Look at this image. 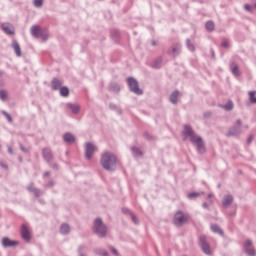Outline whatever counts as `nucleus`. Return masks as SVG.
I'll use <instances>...</instances> for the list:
<instances>
[{
  "mask_svg": "<svg viewBox=\"0 0 256 256\" xmlns=\"http://www.w3.org/2000/svg\"><path fill=\"white\" fill-rule=\"evenodd\" d=\"M238 125H241V121H237Z\"/></svg>",
  "mask_w": 256,
  "mask_h": 256,
  "instance_id": "obj_42",
  "label": "nucleus"
},
{
  "mask_svg": "<svg viewBox=\"0 0 256 256\" xmlns=\"http://www.w3.org/2000/svg\"><path fill=\"white\" fill-rule=\"evenodd\" d=\"M127 81L130 91H132V93H135L136 95H143V90L139 88V83L137 82V80H135L134 78H128Z\"/></svg>",
  "mask_w": 256,
  "mask_h": 256,
  "instance_id": "obj_5",
  "label": "nucleus"
},
{
  "mask_svg": "<svg viewBox=\"0 0 256 256\" xmlns=\"http://www.w3.org/2000/svg\"><path fill=\"white\" fill-rule=\"evenodd\" d=\"M12 47L18 57H21V46H19V43L17 41L12 42Z\"/></svg>",
  "mask_w": 256,
  "mask_h": 256,
  "instance_id": "obj_14",
  "label": "nucleus"
},
{
  "mask_svg": "<svg viewBox=\"0 0 256 256\" xmlns=\"http://www.w3.org/2000/svg\"><path fill=\"white\" fill-rule=\"evenodd\" d=\"M255 94H256V92H249V96H250V101H251V103H256Z\"/></svg>",
  "mask_w": 256,
  "mask_h": 256,
  "instance_id": "obj_26",
  "label": "nucleus"
},
{
  "mask_svg": "<svg viewBox=\"0 0 256 256\" xmlns=\"http://www.w3.org/2000/svg\"><path fill=\"white\" fill-rule=\"evenodd\" d=\"M131 218H132V221H134V223H137V217H135L134 214H131Z\"/></svg>",
  "mask_w": 256,
  "mask_h": 256,
  "instance_id": "obj_34",
  "label": "nucleus"
},
{
  "mask_svg": "<svg viewBox=\"0 0 256 256\" xmlns=\"http://www.w3.org/2000/svg\"><path fill=\"white\" fill-rule=\"evenodd\" d=\"M132 153L134 155H141V150H139V148H132Z\"/></svg>",
  "mask_w": 256,
  "mask_h": 256,
  "instance_id": "obj_29",
  "label": "nucleus"
},
{
  "mask_svg": "<svg viewBox=\"0 0 256 256\" xmlns=\"http://www.w3.org/2000/svg\"><path fill=\"white\" fill-rule=\"evenodd\" d=\"M0 99H2V101H5V99H7V92L5 90L0 91Z\"/></svg>",
  "mask_w": 256,
  "mask_h": 256,
  "instance_id": "obj_25",
  "label": "nucleus"
},
{
  "mask_svg": "<svg viewBox=\"0 0 256 256\" xmlns=\"http://www.w3.org/2000/svg\"><path fill=\"white\" fill-rule=\"evenodd\" d=\"M200 243L201 248L206 255H209L211 253V248L209 247V244L205 243V236L200 237Z\"/></svg>",
  "mask_w": 256,
  "mask_h": 256,
  "instance_id": "obj_9",
  "label": "nucleus"
},
{
  "mask_svg": "<svg viewBox=\"0 0 256 256\" xmlns=\"http://www.w3.org/2000/svg\"><path fill=\"white\" fill-rule=\"evenodd\" d=\"M231 71L233 75H236V76L239 75V67L237 66V64L235 63L231 64Z\"/></svg>",
  "mask_w": 256,
  "mask_h": 256,
  "instance_id": "obj_22",
  "label": "nucleus"
},
{
  "mask_svg": "<svg viewBox=\"0 0 256 256\" xmlns=\"http://www.w3.org/2000/svg\"><path fill=\"white\" fill-rule=\"evenodd\" d=\"M43 157H44V159H46V161H51V159H53V154L51 153V150L44 149L43 150Z\"/></svg>",
  "mask_w": 256,
  "mask_h": 256,
  "instance_id": "obj_16",
  "label": "nucleus"
},
{
  "mask_svg": "<svg viewBox=\"0 0 256 256\" xmlns=\"http://www.w3.org/2000/svg\"><path fill=\"white\" fill-rule=\"evenodd\" d=\"M4 115L7 117L8 121L11 123L13 120L11 118V115L4 113Z\"/></svg>",
  "mask_w": 256,
  "mask_h": 256,
  "instance_id": "obj_32",
  "label": "nucleus"
},
{
  "mask_svg": "<svg viewBox=\"0 0 256 256\" xmlns=\"http://www.w3.org/2000/svg\"><path fill=\"white\" fill-rule=\"evenodd\" d=\"M206 29L207 31H213V29H215V23H213L212 21H208L206 23Z\"/></svg>",
  "mask_w": 256,
  "mask_h": 256,
  "instance_id": "obj_23",
  "label": "nucleus"
},
{
  "mask_svg": "<svg viewBox=\"0 0 256 256\" xmlns=\"http://www.w3.org/2000/svg\"><path fill=\"white\" fill-rule=\"evenodd\" d=\"M68 109H71L72 113H79V106L74 104H67Z\"/></svg>",
  "mask_w": 256,
  "mask_h": 256,
  "instance_id": "obj_21",
  "label": "nucleus"
},
{
  "mask_svg": "<svg viewBox=\"0 0 256 256\" xmlns=\"http://www.w3.org/2000/svg\"><path fill=\"white\" fill-rule=\"evenodd\" d=\"M228 135H229V136H231V135H237V133L230 131V132L228 133Z\"/></svg>",
  "mask_w": 256,
  "mask_h": 256,
  "instance_id": "obj_38",
  "label": "nucleus"
},
{
  "mask_svg": "<svg viewBox=\"0 0 256 256\" xmlns=\"http://www.w3.org/2000/svg\"><path fill=\"white\" fill-rule=\"evenodd\" d=\"M224 107L226 111H231L233 109V102H228Z\"/></svg>",
  "mask_w": 256,
  "mask_h": 256,
  "instance_id": "obj_27",
  "label": "nucleus"
},
{
  "mask_svg": "<svg viewBox=\"0 0 256 256\" xmlns=\"http://www.w3.org/2000/svg\"><path fill=\"white\" fill-rule=\"evenodd\" d=\"M231 203H233V196L231 195L226 196L222 201L223 207H229Z\"/></svg>",
  "mask_w": 256,
  "mask_h": 256,
  "instance_id": "obj_13",
  "label": "nucleus"
},
{
  "mask_svg": "<svg viewBox=\"0 0 256 256\" xmlns=\"http://www.w3.org/2000/svg\"><path fill=\"white\" fill-rule=\"evenodd\" d=\"M102 256H109V254H107V252H103Z\"/></svg>",
  "mask_w": 256,
  "mask_h": 256,
  "instance_id": "obj_39",
  "label": "nucleus"
},
{
  "mask_svg": "<svg viewBox=\"0 0 256 256\" xmlns=\"http://www.w3.org/2000/svg\"><path fill=\"white\" fill-rule=\"evenodd\" d=\"M100 163L103 169H106V171H113V169H115L117 166V157L111 152H105L102 154Z\"/></svg>",
  "mask_w": 256,
  "mask_h": 256,
  "instance_id": "obj_1",
  "label": "nucleus"
},
{
  "mask_svg": "<svg viewBox=\"0 0 256 256\" xmlns=\"http://www.w3.org/2000/svg\"><path fill=\"white\" fill-rule=\"evenodd\" d=\"M52 89L54 90L61 89V81L54 79L52 81Z\"/></svg>",
  "mask_w": 256,
  "mask_h": 256,
  "instance_id": "obj_18",
  "label": "nucleus"
},
{
  "mask_svg": "<svg viewBox=\"0 0 256 256\" xmlns=\"http://www.w3.org/2000/svg\"><path fill=\"white\" fill-rule=\"evenodd\" d=\"M35 7H41L43 5V0H34Z\"/></svg>",
  "mask_w": 256,
  "mask_h": 256,
  "instance_id": "obj_28",
  "label": "nucleus"
},
{
  "mask_svg": "<svg viewBox=\"0 0 256 256\" xmlns=\"http://www.w3.org/2000/svg\"><path fill=\"white\" fill-rule=\"evenodd\" d=\"M2 29L7 35H15V29L13 28V25L9 23L2 24Z\"/></svg>",
  "mask_w": 256,
  "mask_h": 256,
  "instance_id": "obj_10",
  "label": "nucleus"
},
{
  "mask_svg": "<svg viewBox=\"0 0 256 256\" xmlns=\"http://www.w3.org/2000/svg\"><path fill=\"white\" fill-rule=\"evenodd\" d=\"M94 233H97L99 237H105L107 233V227L103 225V221L99 218L94 222Z\"/></svg>",
  "mask_w": 256,
  "mask_h": 256,
  "instance_id": "obj_3",
  "label": "nucleus"
},
{
  "mask_svg": "<svg viewBox=\"0 0 256 256\" xmlns=\"http://www.w3.org/2000/svg\"><path fill=\"white\" fill-rule=\"evenodd\" d=\"M60 95H62V97H69V88L61 87L60 88Z\"/></svg>",
  "mask_w": 256,
  "mask_h": 256,
  "instance_id": "obj_19",
  "label": "nucleus"
},
{
  "mask_svg": "<svg viewBox=\"0 0 256 256\" xmlns=\"http://www.w3.org/2000/svg\"><path fill=\"white\" fill-rule=\"evenodd\" d=\"M255 7H256V4H255Z\"/></svg>",
  "mask_w": 256,
  "mask_h": 256,
  "instance_id": "obj_45",
  "label": "nucleus"
},
{
  "mask_svg": "<svg viewBox=\"0 0 256 256\" xmlns=\"http://www.w3.org/2000/svg\"><path fill=\"white\" fill-rule=\"evenodd\" d=\"M203 207H207V204H206V203H204V204H203Z\"/></svg>",
  "mask_w": 256,
  "mask_h": 256,
  "instance_id": "obj_43",
  "label": "nucleus"
},
{
  "mask_svg": "<svg viewBox=\"0 0 256 256\" xmlns=\"http://www.w3.org/2000/svg\"><path fill=\"white\" fill-rule=\"evenodd\" d=\"M8 151L10 154H13V149L11 147H8Z\"/></svg>",
  "mask_w": 256,
  "mask_h": 256,
  "instance_id": "obj_36",
  "label": "nucleus"
},
{
  "mask_svg": "<svg viewBox=\"0 0 256 256\" xmlns=\"http://www.w3.org/2000/svg\"><path fill=\"white\" fill-rule=\"evenodd\" d=\"M189 217L181 211H178L174 216V225L181 227V225L187 223Z\"/></svg>",
  "mask_w": 256,
  "mask_h": 256,
  "instance_id": "obj_4",
  "label": "nucleus"
},
{
  "mask_svg": "<svg viewBox=\"0 0 256 256\" xmlns=\"http://www.w3.org/2000/svg\"><path fill=\"white\" fill-rule=\"evenodd\" d=\"M211 197H213V194L208 195V199H211Z\"/></svg>",
  "mask_w": 256,
  "mask_h": 256,
  "instance_id": "obj_40",
  "label": "nucleus"
},
{
  "mask_svg": "<svg viewBox=\"0 0 256 256\" xmlns=\"http://www.w3.org/2000/svg\"><path fill=\"white\" fill-rule=\"evenodd\" d=\"M187 45H188V48L190 49V51H195V46H193V44H191L190 40L187 41Z\"/></svg>",
  "mask_w": 256,
  "mask_h": 256,
  "instance_id": "obj_30",
  "label": "nucleus"
},
{
  "mask_svg": "<svg viewBox=\"0 0 256 256\" xmlns=\"http://www.w3.org/2000/svg\"><path fill=\"white\" fill-rule=\"evenodd\" d=\"M21 235H22V238L29 242L31 241V232L29 231V227H27V225H22L21 227Z\"/></svg>",
  "mask_w": 256,
  "mask_h": 256,
  "instance_id": "obj_8",
  "label": "nucleus"
},
{
  "mask_svg": "<svg viewBox=\"0 0 256 256\" xmlns=\"http://www.w3.org/2000/svg\"><path fill=\"white\" fill-rule=\"evenodd\" d=\"M251 139H252L251 137L248 139V143H251Z\"/></svg>",
  "mask_w": 256,
  "mask_h": 256,
  "instance_id": "obj_41",
  "label": "nucleus"
},
{
  "mask_svg": "<svg viewBox=\"0 0 256 256\" xmlns=\"http://www.w3.org/2000/svg\"><path fill=\"white\" fill-rule=\"evenodd\" d=\"M245 10L246 11H251V6L250 5H245Z\"/></svg>",
  "mask_w": 256,
  "mask_h": 256,
  "instance_id": "obj_35",
  "label": "nucleus"
},
{
  "mask_svg": "<svg viewBox=\"0 0 256 256\" xmlns=\"http://www.w3.org/2000/svg\"><path fill=\"white\" fill-rule=\"evenodd\" d=\"M184 135H185V137H190V141L192 143H195V145H197L198 151L200 153H203V151H205V146H203V139H201V137L195 135V133L193 132L191 127L184 126Z\"/></svg>",
  "mask_w": 256,
  "mask_h": 256,
  "instance_id": "obj_2",
  "label": "nucleus"
},
{
  "mask_svg": "<svg viewBox=\"0 0 256 256\" xmlns=\"http://www.w3.org/2000/svg\"><path fill=\"white\" fill-rule=\"evenodd\" d=\"M19 243L17 241H12L9 238H3L2 245L4 247H15V245H18Z\"/></svg>",
  "mask_w": 256,
  "mask_h": 256,
  "instance_id": "obj_12",
  "label": "nucleus"
},
{
  "mask_svg": "<svg viewBox=\"0 0 256 256\" xmlns=\"http://www.w3.org/2000/svg\"><path fill=\"white\" fill-rule=\"evenodd\" d=\"M177 97H179V92L175 91L170 95L171 103H177Z\"/></svg>",
  "mask_w": 256,
  "mask_h": 256,
  "instance_id": "obj_20",
  "label": "nucleus"
},
{
  "mask_svg": "<svg viewBox=\"0 0 256 256\" xmlns=\"http://www.w3.org/2000/svg\"><path fill=\"white\" fill-rule=\"evenodd\" d=\"M193 197H199V193H190V194H188L189 199H193Z\"/></svg>",
  "mask_w": 256,
  "mask_h": 256,
  "instance_id": "obj_31",
  "label": "nucleus"
},
{
  "mask_svg": "<svg viewBox=\"0 0 256 256\" xmlns=\"http://www.w3.org/2000/svg\"><path fill=\"white\" fill-rule=\"evenodd\" d=\"M45 175L47 176V175H49V173H46Z\"/></svg>",
  "mask_w": 256,
  "mask_h": 256,
  "instance_id": "obj_44",
  "label": "nucleus"
},
{
  "mask_svg": "<svg viewBox=\"0 0 256 256\" xmlns=\"http://www.w3.org/2000/svg\"><path fill=\"white\" fill-rule=\"evenodd\" d=\"M228 46V43L227 42H223L222 43V47H227Z\"/></svg>",
  "mask_w": 256,
  "mask_h": 256,
  "instance_id": "obj_37",
  "label": "nucleus"
},
{
  "mask_svg": "<svg viewBox=\"0 0 256 256\" xmlns=\"http://www.w3.org/2000/svg\"><path fill=\"white\" fill-rule=\"evenodd\" d=\"M97 151V147L91 143L85 144V152H86V158L91 159L93 157V153Z\"/></svg>",
  "mask_w": 256,
  "mask_h": 256,
  "instance_id": "obj_7",
  "label": "nucleus"
},
{
  "mask_svg": "<svg viewBox=\"0 0 256 256\" xmlns=\"http://www.w3.org/2000/svg\"><path fill=\"white\" fill-rule=\"evenodd\" d=\"M69 231H70V228H69V225L67 224H63L60 228V233H62V235H67Z\"/></svg>",
  "mask_w": 256,
  "mask_h": 256,
  "instance_id": "obj_17",
  "label": "nucleus"
},
{
  "mask_svg": "<svg viewBox=\"0 0 256 256\" xmlns=\"http://www.w3.org/2000/svg\"><path fill=\"white\" fill-rule=\"evenodd\" d=\"M211 229L214 233H219L220 235H223V231L221 230V228H219V226L217 225H212Z\"/></svg>",
  "mask_w": 256,
  "mask_h": 256,
  "instance_id": "obj_24",
  "label": "nucleus"
},
{
  "mask_svg": "<svg viewBox=\"0 0 256 256\" xmlns=\"http://www.w3.org/2000/svg\"><path fill=\"white\" fill-rule=\"evenodd\" d=\"M31 34L34 37L40 38V39H47V34H43V29L39 26H32L31 28Z\"/></svg>",
  "mask_w": 256,
  "mask_h": 256,
  "instance_id": "obj_6",
  "label": "nucleus"
},
{
  "mask_svg": "<svg viewBox=\"0 0 256 256\" xmlns=\"http://www.w3.org/2000/svg\"><path fill=\"white\" fill-rule=\"evenodd\" d=\"M251 245H253V243L250 240H247L244 244V249L249 256H255V250L251 249Z\"/></svg>",
  "mask_w": 256,
  "mask_h": 256,
  "instance_id": "obj_11",
  "label": "nucleus"
},
{
  "mask_svg": "<svg viewBox=\"0 0 256 256\" xmlns=\"http://www.w3.org/2000/svg\"><path fill=\"white\" fill-rule=\"evenodd\" d=\"M0 75H1V72H0Z\"/></svg>",
  "mask_w": 256,
  "mask_h": 256,
  "instance_id": "obj_46",
  "label": "nucleus"
},
{
  "mask_svg": "<svg viewBox=\"0 0 256 256\" xmlns=\"http://www.w3.org/2000/svg\"><path fill=\"white\" fill-rule=\"evenodd\" d=\"M63 139L66 143H75V136H73L71 133H66L63 136Z\"/></svg>",
  "mask_w": 256,
  "mask_h": 256,
  "instance_id": "obj_15",
  "label": "nucleus"
},
{
  "mask_svg": "<svg viewBox=\"0 0 256 256\" xmlns=\"http://www.w3.org/2000/svg\"><path fill=\"white\" fill-rule=\"evenodd\" d=\"M110 251H112V253H113L114 255H118L117 250H116L115 248L111 247V248H110Z\"/></svg>",
  "mask_w": 256,
  "mask_h": 256,
  "instance_id": "obj_33",
  "label": "nucleus"
}]
</instances>
